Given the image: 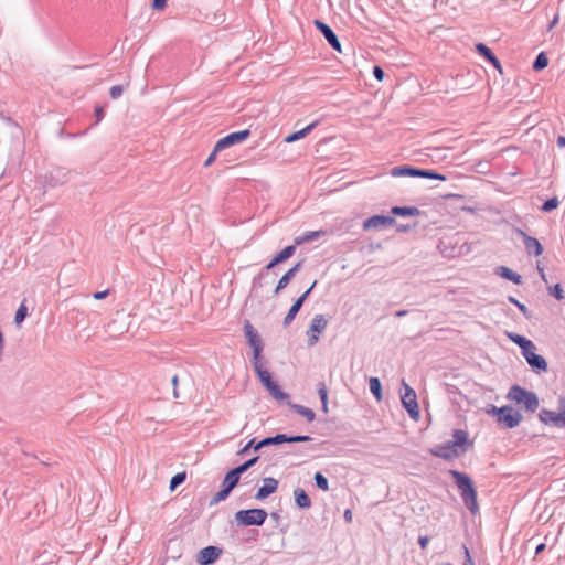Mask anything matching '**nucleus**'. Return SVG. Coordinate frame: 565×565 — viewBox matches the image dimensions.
Masks as SVG:
<instances>
[{
  "label": "nucleus",
  "mask_w": 565,
  "mask_h": 565,
  "mask_svg": "<svg viewBox=\"0 0 565 565\" xmlns=\"http://www.w3.org/2000/svg\"><path fill=\"white\" fill-rule=\"evenodd\" d=\"M547 64H548L547 56L544 53H540L533 63V68L535 71H541V70L545 68L547 66Z\"/></svg>",
  "instance_id": "nucleus-41"
},
{
  "label": "nucleus",
  "mask_w": 565,
  "mask_h": 565,
  "mask_svg": "<svg viewBox=\"0 0 565 565\" xmlns=\"http://www.w3.org/2000/svg\"><path fill=\"white\" fill-rule=\"evenodd\" d=\"M450 476L455 479V482L460 490L462 501L467 509L472 513H477L479 510L477 502V491L473 487L471 479L457 470H450Z\"/></svg>",
  "instance_id": "nucleus-1"
},
{
  "label": "nucleus",
  "mask_w": 565,
  "mask_h": 565,
  "mask_svg": "<svg viewBox=\"0 0 565 565\" xmlns=\"http://www.w3.org/2000/svg\"><path fill=\"white\" fill-rule=\"evenodd\" d=\"M253 367L265 388L275 382L270 372L263 366L260 359L253 360Z\"/></svg>",
  "instance_id": "nucleus-20"
},
{
  "label": "nucleus",
  "mask_w": 565,
  "mask_h": 565,
  "mask_svg": "<svg viewBox=\"0 0 565 565\" xmlns=\"http://www.w3.org/2000/svg\"><path fill=\"white\" fill-rule=\"evenodd\" d=\"M428 543H429V537L428 536H419L418 537V544H419L422 550H425L427 547Z\"/></svg>",
  "instance_id": "nucleus-57"
},
{
  "label": "nucleus",
  "mask_w": 565,
  "mask_h": 565,
  "mask_svg": "<svg viewBox=\"0 0 565 565\" xmlns=\"http://www.w3.org/2000/svg\"><path fill=\"white\" fill-rule=\"evenodd\" d=\"M296 244L286 246L284 249H281L278 254H276L273 259L265 266V270H270L275 266L286 262L288 258L294 256L296 252Z\"/></svg>",
  "instance_id": "nucleus-19"
},
{
  "label": "nucleus",
  "mask_w": 565,
  "mask_h": 565,
  "mask_svg": "<svg viewBox=\"0 0 565 565\" xmlns=\"http://www.w3.org/2000/svg\"><path fill=\"white\" fill-rule=\"evenodd\" d=\"M313 24L316 25L317 30L321 32V34L324 36L329 45L337 52L341 53V43L338 39V35L334 33V31L323 21L321 20H315Z\"/></svg>",
  "instance_id": "nucleus-11"
},
{
  "label": "nucleus",
  "mask_w": 565,
  "mask_h": 565,
  "mask_svg": "<svg viewBox=\"0 0 565 565\" xmlns=\"http://www.w3.org/2000/svg\"><path fill=\"white\" fill-rule=\"evenodd\" d=\"M257 444L256 439L253 438L250 439L237 454L238 455H244L246 454L249 449H253L255 451V445Z\"/></svg>",
  "instance_id": "nucleus-50"
},
{
  "label": "nucleus",
  "mask_w": 565,
  "mask_h": 565,
  "mask_svg": "<svg viewBox=\"0 0 565 565\" xmlns=\"http://www.w3.org/2000/svg\"><path fill=\"white\" fill-rule=\"evenodd\" d=\"M537 271L540 274L541 279L545 282V285H547L548 280H547L546 274L544 271V268L541 267L540 264H537Z\"/></svg>",
  "instance_id": "nucleus-62"
},
{
  "label": "nucleus",
  "mask_w": 565,
  "mask_h": 565,
  "mask_svg": "<svg viewBox=\"0 0 565 565\" xmlns=\"http://www.w3.org/2000/svg\"><path fill=\"white\" fill-rule=\"evenodd\" d=\"M352 227L351 220H335L331 225H329L328 231L330 234L342 235L347 233Z\"/></svg>",
  "instance_id": "nucleus-23"
},
{
  "label": "nucleus",
  "mask_w": 565,
  "mask_h": 565,
  "mask_svg": "<svg viewBox=\"0 0 565 565\" xmlns=\"http://www.w3.org/2000/svg\"><path fill=\"white\" fill-rule=\"evenodd\" d=\"M392 177H422V178H429V179H438L445 181L446 178L444 175H440L434 171L429 170H422L417 168H412L408 166H401V167H394L391 170Z\"/></svg>",
  "instance_id": "nucleus-5"
},
{
  "label": "nucleus",
  "mask_w": 565,
  "mask_h": 565,
  "mask_svg": "<svg viewBox=\"0 0 565 565\" xmlns=\"http://www.w3.org/2000/svg\"><path fill=\"white\" fill-rule=\"evenodd\" d=\"M403 386H404L405 392L401 397L402 404L405 407V409L407 411V413L409 414V416L413 419L417 420L419 418V407H418V403H417L416 393L404 381H403Z\"/></svg>",
  "instance_id": "nucleus-6"
},
{
  "label": "nucleus",
  "mask_w": 565,
  "mask_h": 565,
  "mask_svg": "<svg viewBox=\"0 0 565 565\" xmlns=\"http://www.w3.org/2000/svg\"><path fill=\"white\" fill-rule=\"evenodd\" d=\"M495 274L501 276L504 279H508V280L514 282L515 285H521L522 284L521 275H519L518 273L513 271L512 269H510V268H508L505 266L498 267L495 269Z\"/></svg>",
  "instance_id": "nucleus-27"
},
{
  "label": "nucleus",
  "mask_w": 565,
  "mask_h": 565,
  "mask_svg": "<svg viewBox=\"0 0 565 565\" xmlns=\"http://www.w3.org/2000/svg\"><path fill=\"white\" fill-rule=\"evenodd\" d=\"M559 204V201L557 198H552L550 200H547L541 207V210L543 212H552L553 210H555Z\"/></svg>",
  "instance_id": "nucleus-45"
},
{
  "label": "nucleus",
  "mask_w": 565,
  "mask_h": 565,
  "mask_svg": "<svg viewBox=\"0 0 565 565\" xmlns=\"http://www.w3.org/2000/svg\"><path fill=\"white\" fill-rule=\"evenodd\" d=\"M370 391L374 395L377 402L382 399V385L377 377H371L370 381Z\"/></svg>",
  "instance_id": "nucleus-35"
},
{
  "label": "nucleus",
  "mask_w": 565,
  "mask_h": 565,
  "mask_svg": "<svg viewBox=\"0 0 565 565\" xmlns=\"http://www.w3.org/2000/svg\"><path fill=\"white\" fill-rule=\"evenodd\" d=\"M431 454L444 459H450L458 455L457 449L450 443L436 447Z\"/></svg>",
  "instance_id": "nucleus-26"
},
{
  "label": "nucleus",
  "mask_w": 565,
  "mask_h": 565,
  "mask_svg": "<svg viewBox=\"0 0 565 565\" xmlns=\"http://www.w3.org/2000/svg\"><path fill=\"white\" fill-rule=\"evenodd\" d=\"M95 116H96L95 125H97L98 122L102 121V119L104 117V109H103V107L98 106V107L95 108Z\"/></svg>",
  "instance_id": "nucleus-56"
},
{
  "label": "nucleus",
  "mask_w": 565,
  "mask_h": 565,
  "mask_svg": "<svg viewBox=\"0 0 565 565\" xmlns=\"http://www.w3.org/2000/svg\"><path fill=\"white\" fill-rule=\"evenodd\" d=\"M546 286H547V292L550 296L554 297L557 300H563L565 298L564 289L562 288V286L559 284H556L554 286H550L547 284Z\"/></svg>",
  "instance_id": "nucleus-39"
},
{
  "label": "nucleus",
  "mask_w": 565,
  "mask_h": 565,
  "mask_svg": "<svg viewBox=\"0 0 565 565\" xmlns=\"http://www.w3.org/2000/svg\"><path fill=\"white\" fill-rule=\"evenodd\" d=\"M171 383L173 386V397L179 398V391H178V384H179V376L174 374L171 379Z\"/></svg>",
  "instance_id": "nucleus-52"
},
{
  "label": "nucleus",
  "mask_w": 565,
  "mask_h": 565,
  "mask_svg": "<svg viewBox=\"0 0 565 565\" xmlns=\"http://www.w3.org/2000/svg\"><path fill=\"white\" fill-rule=\"evenodd\" d=\"M295 502L300 509H309L311 507V500L306 491L301 488H296L294 491Z\"/></svg>",
  "instance_id": "nucleus-28"
},
{
  "label": "nucleus",
  "mask_w": 565,
  "mask_h": 565,
  "mask_svg": "<svg viewBox=\"0 0 565 565\" xmlns=\"http://www.w3.org/2000/svg\"><path fill=\"white\" fill-rule=\"evenodd\" d=\"M392 213L397 216H418L420 211L415 206H394Z\"/></svg>",
  "instance_id": "nucleus-31"
},
{
  "label": "nucleus",
  "mask_w": 565,
  "mask_h": 565,
  "mask_svg": "<svg viewBox=\"0 0 565 565\" xmlns=\"http://www.w3.org/2000/svg\"><path fill=\"white\" fill-rule=\"evenodd\" d=\"M492 65H494L497 68L500 67V62L499 60L494 56L493 53L490 54V56H487V58Z\"/></svg>",
  "instance_id": "nucleus-60"
},
{
  "label": "nucleus",
  "mask_w": 565,
  "mask_h": 565,
  "mask_svg": "<svg viewBox=\"0 0 565 565\" xmlns=\"http://www.w3.org/2000/svg\"><path fill=\"white\" fill-rule=\"evenodd\" d=\"M507 398L530 413H534L539 408V398L536 394L519 385H513L510 388Z\"/></svg>",
  "instance_id": "nucleus-2"
},
{
  "label": "nucleus",
  "mask_w": 565,
  "mask_h": 565,
  "mask_svg": "<svg viewBox=\"0 0 565 565\" xmlns=\"http://www.w3.org/2000/svg\"><path fill=\"white\" fill-rule=\"evenodd\" d=\"M476 49L478 53L482 55L484 58H487V56H490V54L492 53L491 50L482 43L477 44Z\"/></svg>",
  "instance_id": "nucleus-49"
},
{
  "label": "nucleus",
  "mask_w": 565,
  "mask_h": 565,
  "mask_svg": "<svg viewBox=\"0 0 565 565\" xmlns=\"http://www.w3.org/2000/svg\"><path fill=\"white\" fill-rule=\"evenodd\" d=\"M539 417L540 420L546 425H553L555 427L565 428V398L561 397L558 399L557 413L547 409H542Z\"/></svg>",
  "instance_id": "nucleus-4"
},
{
  "label": "nucleus",
  "mask_w": 565,
  "mask_h": 565,
  "mask_svg": "<svg viewBox=\"0 0 565 565\" xmlns=\"http://www.w3.org/2000/svg\"><path fill=\"white\" fill-rule=\"evenodd\" d=\"M313 479H315L316 486L319 489H321L323 491H327L329 489L328 479L321 472H316Z\"/></svg>",
  "instance_id": "nucleus-42"
},
{
  "label": "nucleus",
  "mask_w": 565,
  "mask_h": 565,
  "mask_svg": "<svg viewBox=\"0 0 565 565\" xmlns=\"http://www.w3.org/2000/svg\"><path fill=\"white\" fill-rule=\"evenodd\" d=\"M535 350L536 347L534 345V348H527L526 350L522 351V354L533 370L537 372H546L547 362L542 355L536 354Z\"/></svg>",
  "instance_id": "nucleus-12"
},
{
  "label": "nucleus",
  "mask_w": 565,
  "mask_h": 565,
  "mask_svg": "<svg viewBox=\"0 0 565 565\" xmlns=\"http://www.w3.org/2000/svg\"><path fill=\"white\" fill-rule=\"evenodd\" d=\"M468 441V434L465 430L456 429L454 431V440L449 441L455 448L462 447Z\"/></svg>",
  "instance_id": "nucleus-34"
},
{
  "label": "nucleus",
  "mask_w": 565,
  "mask_h": 565,
  "mask_svg": "<svg viewBox=\"0 0 565 565\" xmlns=\"http://www.w3.org/2000/svg\"><path fill=\"white\" fill-rule=\"evenodd\" d=\"M26 315H28V308L24 303H21L15 312L14 322L17 324L22 323L24 321Z\"/></svg>",
  "instance_id": "nucleus-43"
},
{
  "label": "nucleus",
  "mask_w": 565,
  "mask_h": 565,
  "mask_svg": "<svg viewBox=\"0 0 565 565\" xmlns=\"http://www.w3.org/2000/svg\"><path fill=\"white\" fill-rule=\"evenodd\" d=\"M108 294H109V290H108V289H106V290H102V291H96V292H94V294H93V297H94V299H96V300H102V299L106 298V297L108 296Z\"/></svg>",
  "instance_id": "nucleus-55"
},
{
  "label": "nucleus",
  "mask_w": 565,
  "mask_h": 565,
  "mask_svg": "<svg viewBox=\"0 0 565 565\" xmlns=\"http://www.w3.org/2000/svg\"><path fill=\"white\" fill-rule=\"evenodd\" d=\"M318 394L322 403V409L324 413L328 412V390L324 382L318 383Z\"/></svg>",
  "instance_id": "nucleus-36"
},
{
  "label": "nucleus",
  "mask_w": 565,
  "mask_h": 565,
  "mask_svg": "<svg viewBox=\"0 0 565 565\" xmlns=\"http://www.w3.org/2000/svg\"><path fill=\"white\" fill-rule=\"evenodd\" d=\"M316 126H317V121H313V122L309 124L308 126H306L305 128L289 134L288 136L285 137V142L291 143V142H295V141H298V140L305 138L312 131V129Z\"/></svg>",
  "instance_id": "nucleus-24"
},
{
  "label": "nucleus",
  "mask_w": 565,
  "mask_h": 565,
  "mask_svg": "<svg viewBox=\"0 0 565 565\" xmlns=\"http://www.w3.org/2000/svg\"><path fill=\"white\" fill-rule=\"evenodd\" d=\"M250 135L249 129H244L239 131L231 132L220 140H217L216 145V151H222L228 147H232L234 145L241 143L244 140H246Z\"/></svg>",
  "instance_id": "nucleus-8"
},
{
  "label": "nucleus",
  "mask_w": 565,
  "mask_h": 565,
  "mask_svg": "<svg viewBox=\"0 0 565 565\" xmlns=\"http://www.w3.org/2000/svg\"><path fill=\"white\" fill-rule=\"evenodd\" d=\"M344 519H345V521L351 522V520H352V511H351V509H347L344 511Z\"/></svg>",
  "instance_id": "nucleus-63"
},
{
  "label": "nucleus",
  "mask_w": 565,
  "mask_h": 565,
  "mask_svg": "<svg viewBox=\"0 0 565 565\" xmlns=\"http://www.w3.org/2000/svg\"><path fill=\"white\" fill-rule=\"evenodd\" d=\"M124 87L121 85H114L109 89V96L113 99H117L122 95Z\"/></svg>",
  "instance_id": "nucleus-47"
},
{
  "label": "nucleus",
  "mask_w": 565,
  "mask_h": 565,
  "mask_svg": "<svg viewBox=\"0 0 565 565\" xmlns=\"http://www.w3.org/2000/svg\"><path fill=\"white\" fill-rule=\"evenodd\" d=\"M244 331L245 337L247 338V342L253 349V360L260 359L263 343L257 330L250 324L249 321H245Z\"/></svg>",
  "instance_id": "nucleus-7"
},
{
  "label": "nucleus",
  "mask_w": 565,
  "mask_h": 565,
  "mask_svg": "<svg viewBox=\"0 0 565 565\" xmlns=\"http://www.w3.org/2000/svg\"><path fill=\"white\" fill-rule=\"evenodd\" d=\"M522 419V414L512 408L511 406L500 407V416L498 418V422L503 424L507 428H514L519 426Z\"/></svg>",
  "instance_id": "nucleus-10"
},
{
  "label": "nucleus",
  "mask_w": 565,
  "mask_h": 565,
  "mask_svg": "<svg viewBox=\"0 0 565 565\" xmlns=\"http://www.w3.org/2000/svg\"><path fill=\"white\" fill-rule=\"evenodd\" d=\"M311 440V437L308 435H291L288 436V443H302V441H309Z\"/></svg>",
  "instance_id": "nucleus-48"
},
{
  "label": "nucleus",
  "mask_w": 565,
  "mask_h": 565,
  "mask_svg": "<svg viewBox=\"0 0 565 565\" xmlns=\"http://www.w3.org/2000/svg\"><path fill=\"white\" fill-rule=\"evenodd\" d=\"M222 554V550L217 546H206L199 552L198 563L200 565L213 564Z\"/></svg>",
  "instance_id": "nucleus-17"
},
{
  "label": "nucleus",
  "mask_w": 565,
  "mask_h": 565,
  "mask_svg": "<svg viewBox=\"0 0 565 565\" xmlns=\"http://www.w3.org/2000/svg\"><path fill=\"white\" fill-rule=\"evenodd\" d=\"M230 493L231 492L228 490H226L222 487V489L212 497V499L210 501V505H214V504H217V503L226 500L228 498Z\"/></svg>",
  "instance_id": "nucleus-40"
},
{
  "label": "nucleus",
  "mask_w": 565,
  "mask_h": 565,
  "mask_svg": "<svg viewBox=\"0 0 565 565\" xmlns=\"http://www.w3.org/2000/svg\"><path fill=\"white\" fill-rule=\"evenodd\" d=\"M302 262H298L294 267H291L289 270H287L281 278L278 280V284L276 285V288L274 290V294H279L282 289L287 287L291 278L301 269Z\"/></svg>",
  "instance_id": "nucleus-21"
},
{
  "label": "nucleus",
  "mask_w": 565,
  "mask_h": 565,
  "mask_svg": "<svg viewBox=\"0 0 565 565\" xmlns=\"http://www.w3.org/2000/svg\"><path fill=\"white\" fill-rule=\"evenodd\" d=\"M269 270H265V267L257 274L252 280V290L257 291L264 285V279Z\"/></svg>",
  "instance_id": "nucleus-38"
},
{
  "label": "nucleus",
  "mask_w": 565,
  "mask_h": 565,
  "mask_svg": "<svg viewBox=\"0 0 565 565\" xmlns=\"http://www.w3.org/2000/svg\"><path fill=\"white\" fill-rule=\"evenodd\" d=\"M492 65H494L497 68L500 67V62L499 60L494 56L493 53L490 54V56H487V58Z\"/></svg>",
  "instance_id": "nucleus-59"
},
{
  "label": "nucleus",
  "mask_w": 565,
  "mask_h": 565,
  "mask_svg": "<svg viewBox=\"0 0 565 565\" xmlns=\"http://www.w3.org/2000/svg\"><path fill=\"white\" fill-rule=\"evenodd\" d=\"M185 480V472H179L174 475L170 480V490L177 489Z\"/></svg>",
  "instance_id": "nucleus-44"
},
{
  "label": "nucleus",
  "mask_w": 565,
  "mask_h": 565,
  "mask_svg": "<svg viewBox=\"0 0 565 565\" xmlns=\"http://www.w3.org/2000/svg\"><path fill=\"white\" fill-rule=\"evenodd\" d=\"M268 513L260 508L239 510L235 513V520L241 526H260L265 523Z\"/></svg>",
  "instance_id": "nucleus-3"
},
{
  "label": "nucleus",
  "mask_w": 565,
  "mask_h": 565,
  "mask_svg": "<svg viewBox=\"0 0 565 565\" xmlns=\"http://www.w3.org/2000/svg\"><path fill=\"white\" fill-rule=\"evenodd\" d=\"M68 180L70 171L61 167L52 169L45 177V182L51 188L63 185L68 182Z\"/></svg>",
  "instance_id": "nucleus-13"
},
{
  "label": "nucleus",
  "mask_w": 565,
  "mask_h": 565,
  "mask_svg": "<svg viewBox=\"0 0 565 565\" xmlns=\"http://www.w3.org/2000/svg\"><path fill=\"white\" fill-rule=\"evenodd\" d=\"M316 281L308 288L301 296H299L295 302L289 308V311L287 312L286 317L284 318V326H289L294 319L296 318L297 313L301 309L303 302L309 297L311 290L315 288Z\"/></svg>",
  "instance_id": "nucleus-14"
},
{
  "label": "nucleus",
  "mask_w": 565,
  "mask_h": 565,
  "mask_svg": "<svg viewBox=\"0 0 565 565\" xmlns=\"http://www.w3.org/2000/svg\"><path fill=\"white\" fill-rule=\"evenodd\" d=\"M373 74L377 81H382L384 78V71L377 65L373 67Z\"/></svg>",
  "instance_id": "nucleus-54"
},
{
  "label": "nucleus",
  "mask_w": 565,
  "mask_h": 565,
  "mask_svg": "<svg viewBox=\"0 0 565 565\" xmlns=\"http://www.w3.org/2000/svg\"><path fill=\"white\" fill-rule=\"evenodd\" d=\"M167 1L168 0H152L151 7L153 10H158V11L163 10L167 6Z\"/></svg>",
  "instance_id": "nucleus-51"
},
{
  "label": "nucleus",
  "mask_w": 565,
  "mask_h": 565,
  "mask_svg": "<svg viewBox=\"0 0 565 565\" xmlns=\"http://www.w3.org/2000/svg\"><path fill=\"white\" fill-rule=\"evenodd\" d=\"M259 460L258 456H255L245 462L238 465L237 467L233 468L239 476H242L244 472H246L249 468H252L254 465L257 463Z\"/></svg>",
  "instance_id": "nucleus-37"
},
{
  "label": "nucleus",
  "mask_w": 565,
  "mask_h": 565,
  "mask_svg": "<svg viewBox=\"0 0 565 565\" xmlns=\"http://www.w3.org/2000/svg\"><path fill=\"white\" fill-rule=\"evenodd\" d=\"M516 233L523 238L524 247L527 254L540 256L543 253V246L536 238L529 236L524 231L520 228H516Z\"/></svg>",
  "instance_id": "nucleus-18"
},
{
  "label": "nucleus",
  "mask_w": 565,
  "mask_h": 565,
  "mask_svg": "<svg viewBox=\"0 0 565 565\" xmlns=\"http://www.w3.org/2000/svg\"><path fill=\"white\" fill-rule=\"evenodd\" d=\"M239 475L234 470L231 469L224 477L222 481V487L230 492L233 491V489L238 484L239 482Z\"/></svg>",
  "instance_id": "nucleus-29"
},
{
  "label": "nucleus",
  "mask_w": 565,
  "mask_h": 565,
  "mask_svg": "<svg viewBox=\"0 0 565 565\" xmlns=\"http://www.w3.org/2000/svg\"><path fill=\"white\" fill-rule=\"evenodd\" d=\"M278 489V480L273 477H266L263 480V486L258 488L255 499L263 501L269 495L275 493Z\"/></svg>",
  "instance_id": "nucleus-16"
},
{
  "label": "nucleus",
  "mask_w": 565,
  "mask_h": 565,
  "mask_svg": "<svg viewBox=\"0 0 565 565\" xmlns=\"http://www.w3.org/2000/svg\"><path fill=\"white\" fill-rule=\"evenodd\" d=\"M411 226L409 225H398L396 227V231L399 232V233H404V232H407L409 231Z\"/></svg>",
  "instance_id": "nucleus-64"
},
{
  "label": "nucleus",
  "mask_w": 565,
  "mask_h": 565,
  "mask_svg": "<svg viewBox=\"0 0 565 565\" xmlns=\"http://www.w3.org/2000/svg\"><path fill=\"white\" fill-rule=\"evenodd\" d=\"M289 406L295 413L303 416L308 422H312L316 417L315 412L311 408H308L300 404H292V403H289Z\"/></svg>",
  "instance_id": "nucleus-32"
},
{
  "label": "nucleus",
  "mask_w": 565,
  "mask_h": 565,
  "mask_svg": "<svg viewBox=\"0 0 565 565\" xmlns=\"http://www.w3.org/2000/svg\"><path fill=\"white\" fill-rule=\"evenodd\" d=\"M328 321L323 315H316L311 320L308 334V344L310 347L315 345L319 340V334L324 331L327 328Z\"/></svg>",
  "instance_id": "nucleus-9"
},
{
  "label": "nucleus",
  "mask_w": 565,
  "mask_h": 565,
  "mask_svg": "<svg viewBox=\"0 0 565 565\" xmlns=\"http://www.w3.org/2000/svg\"><path fill=\"white\" fill-rule=\"evenodd\" d=\"M509 301L516 306V308L526 317L530 318L529 310L525 305L521 303L518 299L514 297H509Z\"/></svg>",
  "instance_id": "nucleus-46"
},
{
  "label": "nucleus",
  "mask_w": 565,
  "mask_h": 565,
  "mask_svg": "<svg viewBox=\"0 0 565 565\" xmlns=\"http://www.w3.org/2000/svg\"><path fill=\"white\" fill-rule=\"evenodd\" d=\"M266 390L277 401H285L289 398V395L285 393L276 382L269 385Z\"/></svg>",
  "instance_id": "nucleus-33"
},
{
  "label": "nucleus",
  "mask_w": 565,
  "mask_h": 565,
  "mask_svg": "<svg viewBox=\"0 0 565 565\" xmlns=\"http://www.w3.org/2000/svg\"><path fill=\"white\" fill-rule=\"evenodd\" d=\"M218 152H220V151H216V145H215V146H214L213 151L210 153V156H209V157H207V159L205 160V162H204V167H209V166H211V164L214 162V160H215V158H216V154H217Z\"/></svg>",
  "instance_id": "nucleus-53"
},
{
  "label": "nucleus",
  "mask_w": 565,
  "mask_h": 565,
  "mask_svg": "<svg viewBox=\"0 0 565 565\" xmlns=\"http://www.w3.org/2000/svg\"><path fill=\"white\" fill-rule=\"evenodd\" d=\"M492 65H494L497 68L500 67V62L499 60L494 56L493 53L490 54V56H487V58Z\"/></svg>",
  "instance_id": "nucleus-58"
},
{
  "label": "nucleus",
  "mask_w": 565,
  "mask_h": 565,
  "mask_svg": "<svg viewBox=\"0 0 565 565\" xmlns=\"http://www.w3.org/2000/svg\"><path fill=\"white\" fill-rule=\"evenodd\" d=\"M505 335L513 343L518 344L522 349V351L526 350L527 348H534V343L531 340H529L525 337H523V335H520V334H516V333H513V332H510V331H507Z\"/></svg>",
  "instance_id": "nucleus-30"
},
{
  "label": "nucleus",
  "mask_w": 565,
  "mask_h": 565,
  "mask_svg": "<svg viewBox=\"0 0 565 565\" xmlns=\"http://www.w3.org/2000/svg\"><path fill=\"white\" fill-rule=\"evenodd\" d=\"M487 413L497 416V419H498L500 416V407L491 405L490 408L487 411Z\"/></svg>",
  "instance_id": "nucleus-61"
},
{
  "label": "nucleus",
  "mask_w": 565,
  "mask_h": 565,
  "mask_svg": "<svg viewBox=\"0 0 565 565\" xmlns=\"http://www.w3.org/2000/svg\"><path fill=\"white\" fill-rule=\"evenodd\" d=\"M284 443H288V435H286V434H277L271 437H266V438L257 441V444L255 445V451H258L262 448L267 447V446H275V445H280Z\"/></svg>",
  "instance_id": "nucleus-22"
},
{
  "label": "nucleus",
  "mask_w": 565,
  "mask_h": 565,
  "mask_svg": "<svg viewBox=\"0 0 565 565\" xmlns=\"http://www.w3.org/2000/svg\"><path fill=\"white\" fill-rule=\"evenodd\" d=\"M396 223L392 216L374 215L363 223L364 230H382Z\"/></svg>",
  "instance_id": "nucleus-15"
},
{
  "label": "nucleus",
  "mask_w": 565,
  "mask_h": 565,
  "mask_svg": "<svg viewBox=\"0 0 565 565\" xmlns=\"http://www.w3.org/2000/svg\"><path fill=\"white\" fill-rule=\"evenodd\" d=\"M328 233H329L328 228H323V230H319V231L306 232L301 236H297L295 238V244L296 245H301L303 243L312 242V241H315V239H317V238H319L321 236H324Z\"/></svg>",
  "instance_id": "nucleus-25"
}]
</instances>
